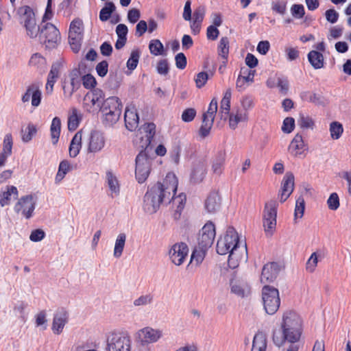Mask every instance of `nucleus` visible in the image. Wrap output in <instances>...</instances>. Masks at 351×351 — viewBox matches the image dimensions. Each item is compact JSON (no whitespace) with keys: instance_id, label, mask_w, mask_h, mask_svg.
<instances>
[{"instance_id":"1","label":"nucleus","mask_w":351,"mask_h":351,"mask_svg":"<svg viewBox=\"0 0 351 351\" xmlns=\"http://www.w3.org/2000/svg\"><path fill=\"white\" fill-rule=\"evenodd\" d=\"M281 329L282 332L274 331L273 334V341L276 346H282L285 341L296 343L302 332V319L294 311H286L282 315Z\"/></svg>"},{"instance_id":"2","label":"nucleus","mask_w":351,"mask_h":351,"mask_svg":"<svg viewBox=\"0 0 351 351\" xmlns=\"http://www.w3.org/2000/svg\"><path fill=\"white\" fill-rule=\"evenodd\" d=\"M178 184L176 175L168 173L164 179L158 182L151 189L164 204H170L173 195H175L177 191Z\"/></svg>"},{"instance_id":"3","label":"nucleus","mask_w":351,"mask_h":351,"mask_svg":"<svg viewBox=\"0 0 351 351\" xmlns=\"http://www.w3.org/2000/svg\"><path fill=\"white\" fill-rule=\"evenodd\" d=\"M17 14L21 23L25 29L27 35L31 38L38 37L41 28L36 24L33 10L28 5H22L18 9Z\"/></svg>"},{"instance_id":"4","label":"nucleus","mask_w":351,"mask_h":351,"mask_svg":"<svg viewBox=\"0 0 351 351\" xmlns=\"http://www.w3.org/2000/svg\"><path fill=\"white\" fill-rule=\"evenodd\" d=\"M122 104L117 97H110L104 101L101 112L106 124L111 125L116 123L121 116Z\"/></svg>"},{"instance_id":"5","label":"nucleus","mask_w":351,"mask_h":351,"mask_svg":"<svg viewBox=\"0 0 351 351\" xmlns=\"http://www.w3.org/2000/svg\"><path fill=\"white\" fill-rule=\"evenodd\" d=\"M278 203L275 199L267 201L263 211V226L267 237H271L276 229Z\"/></svg>"},{"instance_id":"6","label":"nucleus","mask_w":351,"mask_h":351,"mask_svg":"<svg viewBox=\"0 0 351 351\" xmlns=\"http://www.w3.org/2000/svg\"><path fill=\"white\" fill-rule=\"evenodd\" d=\"M107 351H131L132 338L126 332H110L106 339Z\"/></svg>"},{"instance_id":"7","label":"nucleus","mask_w":351,"mask_h":351,"mask_svg":"<svg viewBox=\"0 0 351 351\" xmlns=\"http://www.w3.org/2000/svg\"><path fill=\"white\" fill-rule=\"evenodd\" d=\"M104 97V93L99 88H95L87 93L84 97L82 103L84 111L90 114H96L101 111L105 101Z\"/></svg>"},{"instance_id":"8","label":"nucleus","mask_w":351,"mask_h":351,"mask_svg":"<svg viewBox=\"0 0 351 351\" xmlns=\"http://www.w3.org/2000/svg\"><path fill=\"white\" fill-rule=\"evenodd\" d=\"M262 300L265 312L274 315L278 310L280 304L279 291L277 289L265 285L262 289Z\"/></svg>"},{"instance_id":"9","label":"nucleus","mask_w":351,"mask_h":351,"mask_svg":"<svg viewBox=\"0 0 351 351\" xmlns=\"http://www.w3.org/2000/svg\"><path fill=\"white\" fill-rule=\"evenodd\" d=\"M241 243L237 232L233 228H229L223 237H221L217 243V252L226 255L234 250Z\"/></svg>"},{"instance_id":"10","label":"nucleus","mask_w":351,"mask_h":351,"mask_svg":"<svg viewBox=\"0 0 351 351\" xmlns=\"http://www.w3.org/2000/svg\"><path fill=\"white\" fill-rule=\"evenodd\" d=\"M38 39L42 44L45 45L46 48L53 49L59 45L61 38L56 27L48 23L41 27Z\"/></svg>"},{"instance_id":"11","label":"nucleus","mask_w":351,"mask_h":351,"mask_svg":"<svg viewBox=\"0 0 351 351\" xmlns=\"http://www.w3.org/2000/svg\"><path fill=\"white\" fill-rule=\"evenodd\" d=\"M152 159L145 153L140 152L136 158L135 176L138 183L145 182L151 172Z\"/></svg>"},{"instance_id":"12","label":"nucleus","mask_w":351,"mask_h":351,"mask_svg":"<svg viewBox=\"0 0 351 351\" xmlns=\"http://www.w3.org/2000/svg\"><path fill=\"white\" fill-rule=\"evenodd\" d=\"M163 337V332L159 328L146 326L138 330L136 338L143 346L158 342Z\"/></svg>"},{"instance_id":"13","label":"nucleus","mask_w":351,"mask_h":351,"mask_svg":"<svg viewBox=\"0 0 351 351\" xmlns=\"http://www.w3.org/2000/svg\"><path fill=\"white\" fill-rule=\"evenodd\" d=\"M83 23L79 19H74L70 25L69 32V40L72 50L77 53L79 51L82 40Z\"/></svg>"},{"instance_id":"14","label":"nucleus","mask_w":351,"mask_h":351,"mask_svg":"<svg viewBox=\"0 0 351 351\" xmlns=\"http://www.w3.org/2000/svg\"><path fill=\"white\" fill-rule=\"evenodd\" d=\"M87 152L97 154L102 151L106 145V137L103 132L99 130L90 132L87 141Z\"/></svg>"},{"instance_id":"15","label":"nucleus","mask_w":351,"mask_h":351,"mask_svg":"<svg viewBox=\"0 0 351 351\" xmlns=\"http://www.w3.org/2000/svg\"><path fill=\"white\" fill-rule=\"evenodd\" d=\"M189 248L184 242L173 244L169 250V257L172 263H182L189 259Z\"/></svg>"},{"instance_id":"16","label":"nucleus","mask_w":351,"mask_h":351,"mask_svg":"<svg viewBox=\"0 0 351 351\" xmlns=\"http://www.w3.org/2000/svg\"><path fill=\"white\" fill-rule=\"evenodd\" d=\"M215 234V225L211 222L206 223L199 232L197 245L210 248L213 243Z\"/></svg>"},{"instance_id":"17","label":"nucleus","mask_w":351,"mask_h":351,"mask_svg":"<svg viewBox=\"0 0 351 351\" xmlns=\"http://www.w3.org/2000/svg\"><path fill=\"white\" fill-rule=\"evenodd\" d=\"M307 145L304 143L302 136L297 134L288 147L289 154L293 158H304L307 152Z\"/></svg>"},{"instance_id":"18","label":"nucleus","mask_w":351,"mask_h":351,"mask_svg":"<svg viewBox=\"0 0 351 351\" xmlns=\"http://www.w3.org/2000/svg\"><path fill=\"white\" fill-rule=\"evenodd\" d=\"M34 208L35 202L31 195L21 197L14 206L15 211L21 213L27 219L32 217Z\"/></svg>"},{"instance_id":"19","label":"nucleus","mask_w":351,"mask_h":351,"mask_svg":"<svg viewBox=\"0 0 351 351\" xmlns=\"http://www.w3.org/2000/svg\"><path fill=\"white\" fill-rule=\"evenodd\" d=\"M41 100L42 91L40 87L36 84L29 86L21 97V101L23 104L31 101L32 106L34 108L40 106Z\"/></svg>"},{"instance_id":"20","label":"nucleus","mask_w":351,"mask_h":351,"mask_svg":"<svg viewBox=\"0 0 351 351\" xmlns=\"http://www.w3.org/2000/svg\"><path fill=\"white\" fill-rule=\"evenodd\" d=\"M162 204L164 202L150 189L144 196L143 210L148 214H154Z\"/></svg>"},{"instance_id":"21","label":"nucleus","mask_w":351,"mask_h":351,"mask_svg":"<svg viewBox=\"0 0 351 351\" xmlns=\"http://www.w3.org/2000/svg\"><path fill=\"white\" fill-rule=\"evenodd\" d=\"M69 314L63 308L58 309L54 314L51 329L54 334L60 335L62 333L64 326L68 322Z\"/></svg>"},{"instance_id":"22","label":"nucleus","mask_w":351,"mask_h":351,"mask_svg":"<svg viewBox=\"0 0 351 351\" xmlns=\"http://www.w3.org/2000/svg\"><path fill=\"white\" fill-rule=\"evenodd\" d=\"M281 185L280 198V202H284L290 196L294 189V176L292 173H286L282 181Z\"/></svg>"},{"instance_id":"23","label":"nucleus","mask_w":351,"mask_h":351,"mask_svg":"<svg viewBox=\"0 0 351 351\" xmlns=\"http://www.w3.org/2000/svg\"><path fill=\"white\" fill-rule=\"evenodd\" d=\"M247 261V251L245 244L241 243L228 256V263H242Z\"/></svg>"},{"instance_id":"24","label":"nucleus","mask_w":351,"mask_h":351,"mask_svg":"<svg viewBox=\"0 0 351 351\" xmlns=\"http://www.w3.org/2000/svg\"><path fill=\"white\" fill-rule=\"evenodd\" d=\"M126 128L130 131L135 130L138 125V115L134 106L127 107L124 114Z\"/></svg>"},{"instance_id":"25","label":"nucleus","mask_w":351,"mask_h":351,"mask_svg":"<svg viewBox=\"0 0 351 351\" xmlns=\"http://www.w3.org/2000/svg\"><path fill=\"white\" fill-rule=\"evenodd\" d=\"M280 270V265H264L261 276V282L269 283L273 282L276 278Z\"/></svg>"},{"instance_id":"26","label":"nucleus","mask_w":351,"mask_h":351,"mask_svg":"<svg viewBox=\"0 0 351 351\" xmlns=\"http://www.w3.org/2000/svg\"><path fill=\"white\" fill-rule=\"evenodd\" d=\"M231 293L241 298L248 297L251 293L250 286L243 281H230Z\"/></svg>"},{"instance_id":"27","label":"nucleus","mask_w":351,"mask_h":351,"mask_svg":"<svg viewBox=\"0 0 351 351\" xmlns=\"http://www.w3.org/2000/svg\"><path fill=\"white\" fill-rule=\"evenodd\" d=\"M60 69V64L59 63H54L51 67L45 86L46 93L48 95H51L53 90L54 84L59 77Z\"/></svg>"},{"instance_id":"28","label":"nucleus","mask_w":351,"mask_h":351,"mask_svg":"<svg viewBox=\"0 0 351 351\" xmlns=\"http://www.w3.org/2000/svg\"><path fill=\"white\" fill-rule=\"evenodd\" d=\"M221 206V197L216 191L211 192L205 202V208L207 212L214 213L219 210Z\"/></svg>"},{"instance_id":"29","label":"nucleus","mask_w":351,"mask_h":351,"mask_svg":"<svg viewBox=\"0 0 351 351\" xmlns=\"http://www.w3.org/2000/svg\"><path fill=\"white\" fill-rule=\"evenodd\" d=\"M13 141L11 134H7L3 139V150L0 153V167H3L6 160L12 154Z\"/></svg>"},{"instance_id":"30","label":"nucleus","mask_w":351,"mask_h":351,"mask_svg":"<svg viewBox=\"0 0 351 351\" xmlns=\"http://www.w3.org/2000/svg\"><path fill=\"white\" fill-rule=\"evenodd\" d=\"M82 119V114L76 108H72L68 113L67 125L69 131L75 130Z\"/></svg>"},{"instance_id":"31","label":"nucleus","mask_w":351,"mask_h":351,"mask_svg":"<svg viewBox=\"0 0 351 351\" xmlns=\"http://www.w3.org/2000/svg\"><path fill=\"white\" fill-rule=\"evenodd\" d=\"M231 96V90L228 88L226 90L223 97L221 101L219 114L221 119L226 120L230 115Z\"/></svg>"},{"instance_id":"32","label":"nucleus","mask_w":351,"mask_h":351,"mask_svg":"<svg viewBox=\"0 0 351 351\" xmlns=\"http://www.w3.org/2000/svg\"><path fill=\"white\" fill-rule=\"evenodd\" d=\"M228 118L230 128L234 130L237 128L239 123L245 122L248 120V114L247 112L238 109L235 112L230 114Z\"/></svg>"},{"instance_id":"33","label":"nucleus","mask_w":351,"mask_h":351,"mask_svg":"<svg viewBox=\"0 0 351 351\" xmlns=\"http://www.w3.org/2000/svg\"><path fill=\"white\" fill-rule=\"evenodd\" d=\"M208 249L197 244L191 252L189 263H201L203 262Z\"/></svg>"},{"instance_id":"34","label":"nucleus","mask_w":351,"mask_h":351,"mask_svg":"<svg viewBox=\"0 0 351 351\" xmlns=\"http://www.w3.org/2000/svg\"><path fill=\"white\" fill-rule=\"evenodd\" d=\"M226 160L225 153L218 154L211 164V171L213 174L219 176L222 174Z\"/></svg>"},{"instance_id":"35","label":"nucleus","mask_w":351,"mask_h":351,"mask_svg":"<svg viewBox=\"0 0 351 351\" xmlns=\"http://www.w3.org/2000/svg\"><path fill=\"white\" fill-rule=\"evenodd\" d=\"M206 174V166L204 162H198L195 164L192 172H191V179L195 182H200L205 178Z\"/></svg>"},{"instance_id":"36","label":"nucleus","mask_w":351,"mask_h":351,"mask_svg":"<svg viewBox=\"0 0 351 351\" xmlns=\"http://www.w3.org/2000/svg\"><path fill=\"white\" fill-rule=\"evenodd\" d=\"M61 120L59 117H54L50 125V136L53 145H56L58 142L61 132Z\"/></svg>"},{"instance_id":"37","label":"nucleus","mask_w":351,"mask_h":351,"mask_svg":"<svg viewBox=\"0 0 351 351\" xmlns=\"http://www.w3.org/2000/svg\"><path fill=\"white\" fill-rule=\"evenodd\" d=\"M82 134L77 132L73 137L69 146V155L71 157H76L82 148Z\"/></svg>"},{"instance_id":"38","label":"nucleus","mask_w":351,"mask_h":351,"mask_svg":"<svg viewBox=\"0 0 351 351\" xmlns=\"http://www.w3.org/2000/svg\"><path fill=\"white\" fill-rule=\"evenodd\" d=\"M106 177L111 196H117L119 194L120 186L117 177L111 171H108Z\"/></svg>"},{"instance_id":"39","label":"nucleus","mask_w":351,"mask_h":351,"mask_svg":"<svg viewBox=\"0 0 351 351\" xmlns=\"http://www.w3.org/2000/svg\"><path fill=\"white\" fill-rule=\"evenodd\" d=\"M308 58L312 66L315 69L323 67L324 57L321 53L317 51H311L308 54Z\"/></svg>"},{"instance_id":"40","label":"nucleus","mask_w":351,"mask_h":351,"mask_svg":"<svg viewBox=\"0 0 351 351\" xmlns=\"http://www.w3.org/2000/svg\"><path fill=\"white\" fill-rule=\"evenodd\" d=\"M13 195L14 198L18 196V190L14 186H9L7 187V191H4L0 199V204L2 207L8 205L11 200V196Z\"/></svg>"},{"instance_id":"41","label":"nucleus","mask_w":351,"mask_h":351,"mask_svg":"<svg viewBox=\"0 0 351 351\" xmlns=\"http://www.w3.org/2000/svg\"><path fill=\"white\" fill-rule=\"evenodd\" d=\"M140 132L144 134L141 138H145L146 143L149 144L155 134L156 125L152 123H145L140 128Z\"/></svg>"},{"instance_id":"42","label":"nucleus","mask_w":351,"mask_h":351,"mask_svg":"<svg viewBox=\"0 0 351 351\" xmlns=\"http://www.w3.org/2000/svg\"><path fill=\"white\" fill-rule=\"evenodd\" d=\"M329 132L332 139L338 140L343 133V125L339 121H332L330 123Z\"/></svg>"},{"instance_id":"43","label":"nucleus","mask_w":351,"mask_h":351,"mask_svg":"<svg viewBox=\"0 0 351 351\" xmlns=\"http://www.w3.org/2000/svg\"><path fill=\"white\" fill-rule=\"evenodd\" d=\"M252 348L265 351L267 348V337L263 332H258L253 339Z\"/></svg>"},{"instance_id":"44","label":"nucleus","mask_w":351,"mask_h":351,"mask_svg":"<svg viewBox=\"0 0 351 351\" xmlns=\"http://www.w3.org/2000/svg\"><path fill=\"white\" fill-rule=\"evenodd\" d=\"M125 241L126 236L124 233H121L117 236L115 241L113 253L115 257H120L121 256L124 249Z\"/></svg>"},{"instance_id":"45","label":"nucleus","mask_w":351,"mask_h":351,"mask_svg":"<svg viewBox=\"0 0 351 351\" xmlns=\"http://www.w3.org/2000/svg\"><path fill=\"white\" fill-rule=\"evenodd\" d=\"M37 132L36 126L32 123H28L27 128L21 131L22 141L24 143L29 142Z\"/></svg>"},{"instance_id":"46","label":"nucleus","mask_w":351,"mask_h":351,"mask_svg":"<svg viewBox=\"0 0 351 351\" xmlns=\"http://www.w3.org/2000/svg\"><path fill=\"white\" fill-rule=\"evenodd\" d=\"M186 200V195L183 193H180L177 196L173 195L171 203L172 204L173 207L176 208V211L177 213H180L184 207Z\"/></svg>"},{"instance_id":"47","label":"nucleus","mask_w":351,"mask_h":351,"mask_svg":"<svg viewBox=\"0 0 351 351\" xmlns=\"http://www.w3.org/2000/svg\"><path fill=\"white\" fill-rule=\"evenodd\" d=\"M229 53V40L227 37H222L218 45V54L225 60H227Z\"/></svg>"},{"instance_id":"48","label":"nucleus","mask_w":351,"mask_h":351,"mask_svg":"<svg viewBox=\"0 0 351 351\" xmlns=\"http://www.w3.org/2000/svg\"><path fill=\"white\" fill-rule=\"evenodd\" d=\"M71 85L72 88L68 92V96L71 97L73 92L78 88L80 85L82 79L80 78V73L78 70H75L70 74Z\"/></svg>"},{"instance_id":"49","label":"nucleus","mask_w":351,"mask_h":351,"mask_svg":"<svg viewBox=\"0 0 351 351\" xmlns=\"http://www.w3.org/2000/svg\"><path fill=\"white\" fill-rule=\"evenodd\" d=\"M70 169L69 162L66 160L62 161L59 165L58 171L55 178L56 182L59 183L62 181Z\"/></svg>"},{"instance_id":"50","label":"nucleus","mask_w":351,"mask_h":351,"mask_svg":"<svg viewBox=\"0 0 351 351\" xmlns=\"http://www.w3.org/2000/svg\"><path fill=\"white\" fill-rule=\"evenodd\" d=\"M149 49L152 55L157 56L163 54L164 46L158 39H154L149 43Z\"/></svg>"},{"instance_id":"51","label":"nucleus","mask_w":351,"mask_h":351,"mask_svg":"<svg viewBox=\"0 0 351 351\" xmlns=\"http://www.w3.org/2000/svg\"><path fill=\"white\" fill-rule=\"evenodd\" d=\"M298 125L302 129L313 130L315 127V121L312 117L308 115L300 114L298 120Z\"/></svg>"},{"instance_id":"52","label":"nucleus","mask_w":351,"mask_h":351,"mask_svg":"<svg viewBox=\"0 0 351 351\" xmlns=\"http://www.w3.org/2000/svg\"><path fill=\"white\" fill-rule=\"evenodd\" d=\"M217 111V100L216 98H213L208 106V108L203 114V118L214 122L216 112Z\"/></svg>"},{"instance_id":"53","label":"nucleus","mask_w":351,"mask_h":351,"mask_svg":"<svg viewBox=\"0 0 351 351\" xmlns=\"http://www.w3.org/2000/svg\"><path fill=\"white\" fill-rule=\"evenodd\" d=\"M213 121L202 119V125L198 131V135L201 138H204L210 134V130L213 127Z\"/></svg>"},{"instance_id":"54","label":"nucleus","mask_w":351,"mask_h":351,"mask_svg":"<svg viewBox=\"0 0 351 351\" xmlns=\"http://www.w3.org/2000/svg\"><path fill=\"white\" fill-rule=\"evenodd\" d=\"M115 5L112 2H108L106 5L101 10L99 13V19L102 21H107L111 14L114 11Z\"/></svg>"},{"instance_id":"55","label":"nucleus","mask_w":351,"mask_h":351,"mask_svg":"<svg viewBox=\"0 0 351 351\" xmlns=\"http://www.w3.org/2000/svg\"><path fill=\"white\" fill-rule=\"evenodd\" d=\"M305 209V202L304 198L300 196L299 197L295 202V212H294V219L296 221L298 219H301L303 217Z\"/></svg>"},{"instance_id":"56","label":"nucleus","mask_w":351,"mask_h":351,"mask_svg":"<svg viewBox=\"0 0 351 351\" xmlns=\"http://www.w3.org/2000/svg\"><path fill=\"white\" fill-rule=\"evenodd\" d=\"M29 64L37 69H43L46 64V61L44 57L36 53L32 56L29 60Z\"/></svg>"},{"instance_id":"57","label":"nucleus","mask_w":351,"mask_h":351,"mask_svg":"<svg viewBox=\"0 0 351 351\" xmlns=\"http://www.w3.org/2000/svg\"><path fill=\"white\" fill-rule=\"evenodd\" d=\"M139 58L140 52L138 50H133L131 52L130 57L127 62V68L130 71L135 69L138 63Z\"/></svg>"},{"instance_id":"58","label":"nucleus","mask_w":351,"mask_h":351,"mask_svg":"<svg viewBox=\"0 0 351 351\" xmlns=\"http://www.w3.org/2000/svg\"><path fill=\"white\" fill-rule=\"evenodd\" d=\"M327 205L330 210H336L340 206L339 198L336 193H332L327 200Z\"/></svg>"},{"instance_id":"59","label":"nucleus","mask_w":351,"mask_h":351,"mask_svg":"<svg viewBox=\"0 0 351 351\" xmlns=\"http://www.w3.org/2000/svg\"><path fill=\"white\" fill-rule=\"evenodd\" d=\"M295 128V120L292 117H287L284 119L282 131L284 133L289 134L291 133Z\"/></svg>"},{"instance_id":"60","label":"nucleus","mask_w":351,"mask_h":351,"mask_svg":"<svg viewBox=\"0 0 351 351\" xmlns=\"http://www.w3.org/2000/svg\"><path fill=\"white\" fill-rule=\"evenodd\" d=\"M153 298L150 294L143 295L134 301L136 306H146L152 302Z\"/></svg>"},{"instance_id":"61","label":"nucleus","mask_w":351,"mask_h":351,"mask_svg":"<svg viewBox=\"0 0 351 351\" xmlns=\"http://www.w3.org/2000/svg\"><path fill=\"white\" fill-rule=\"evenodd\" d=\"M255 71L250 69L243 67L241 69L240 75L247 81V83H252L254 81Z\"/></svg>"},{"instance_id":"62","label":"nucleus","mask_w":351,"mask_h":351,"mask_svg":"<svg viewBox=\"0 0 351 351\" xmlns=\"http://www.w3.org/2000/svg\"><path fill=\"white\" fill-rule=\"evenodd\" d=\"M82 81L84 86L86 88H93L97 84L95 78L90 74H87L82 77Z\"/></svg>"},{"instance_id":"63","label":"nucleus","mask_w":351,"mask_h":351,"mask_svg":"<svg viewBox=\"0 0 351 351\" xmlns=\"http://www.w3.org/2000/svg\"><path fill=\"white\" fill-rule=\"evenodd\" d=\"M325 259V253L321 250L313 252L308 260L307 263H317Z\"/></svg>"},{"instance_id":"64","label":"nucleus","mask_w":351,"mask_h":351,"mask_svg":"<svg viewBox=\"0 0 351 351\" xmlns=\"http://www.w3.org/2000/svg\"><path fill=\"white\" fill-rule=\"evenodd\" d=\"M292 15L298 19H301L304 16L305 12L302 5L294 4L291 8Z\"/></svg>"}]
</instances>
